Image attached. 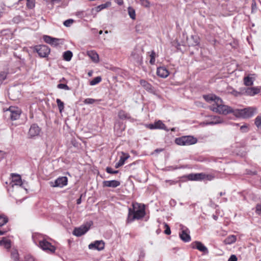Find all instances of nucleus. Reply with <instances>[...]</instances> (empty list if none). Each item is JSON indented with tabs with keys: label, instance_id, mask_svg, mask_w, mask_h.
<instances>
[{
	"label": "nucleus",
	"instance_id": "nucleus-9",
	"mask_svg": "<svg viewBox=\"0 0 261 261\" xmlns=\"http://www.w3.org/2000/svg\"><path fill=\"white\" fill-rule=\"evenodd\" d=\"M35 50L40 57H46L50 53V48L46 45H42L36 46Z\"/></svg>",
	"mask_w": 261,
	"mask_h": 261
},
{
	"label": "nucleus",
	"instance_id": "nucleus-36",
	"mask_svg": "<svg viewBox=\"0 0 261 261\" xmlns=\"http://www.w3.org/2000/svg\"><path fill=\"white\" fill-rule=\"evenodd\" d=\"M56 102L60 113L62 112L64 108V103L60 99H57Z\"/></svg>",
	"mask_w": 261,
	"mask_h": 261
},
{
	"label": "nucleus",
	"instance_id": "nucleus-5",
	"mask_svg": "<svg viewBox=\"0 0 261 261\" xmlns=\"http://www.w3.org/2000/svg\"><path fill=\"white\" fill-rule=\"evenodd\" d=\"M93 224L92 221L88 222L85 225L81 226L79 227L75 228L73 231V234L76 237H81L86 233Z\"/></svg>",
	"mask_w": 261,
	"mask_h": 261
},
{
	"label": "nucleus",
	"instance_id": "nucleus-17",
	"mask_svg": "<svg viewBox=\"0 0 261 261\" xmlns=\"http://www.w3.org/2000/svg\"><path fill=\"white\" fill-rule=\"evenodd\" d=\"M118 117L120 119L122 120H130L132 121L133 120L129 113L123 110H120L118 111Z\"/></svg>",
	"mask_w": 261,
	"mask_h": 261
},
{
	"label": "nucleus",
	"instance_id": "nucleus-48",
	"mask_svg": "<svg viewBox=\"0 0 261 261\" xmlns=\"http://www.w3.org/2000/svg\"><path fill=\"white\" fill-rule=\"evenodd\" d=\"M165 230H164V233L166 234L169 235L171 234V230L169 226L166 224L165 223Z\"/></svg>",
	"mask_w": 261,
	"mask_h": 261
},
{
	"label": "nucleus",
	"instance_id": "nucleus-1",
	"mask_svg": "<svg viewBox=\"0 0 261 261\" xmlns=\"http://www.w3.org/2000/svg\"><path fill=\"white\" fill-rule=\"evenodd\" d=\"M132 206L133 208H128L126 223H130L135 220H140L143 218L146 214L144 204L134 203H133Z\"/></svg>",
	"mask_w": 261,
	"mask_h": 261
},
{
	"label": "nucleus",
	"instance_id": "nucleus-24",
	"mask_svg": "<svg viewBox=\"0 0 261 261\" xmlns=\"http://www.w3.org/2000/svg\"><path fill=\"white\" fill-rule=\"evenodd\" d=\"M87 55L94 62L98 63L99 62V56L96 51L94 50L88 51Z\"/></svg>",
	"mask_w": 261,
	"mask_h": 261
},
{
	"label": "nucleus",
	"instance_id": "nucleus-4",
	"mask_svg": "<svg viewBox=\"0 0 261 261\" xmlns=\"http://www.w3.org/2000/svg\"><path fill=\"white\" fill-rule=\"evenodd\" d=\"M197 139L191 136H184L177 138L175 142L179 145H191L196 143Z\"/></svg>",
	"mask_w": 261,
	"mask_h": 261
},
{
	"label": "nucleus",
	"instance_id": "nucleus-43",
	"mask_svg": "<svg viewBox=\"0 0 261 261\" xmlns=\"http://www.w3.org/2000/svg\"><path fill=\"white\" fill-rule=\"evenodd\" d=\"M191 38L194 41V43L192 44L193 45H197L199 43V38L196 36H192Z\"/></svg>",
	"mask_w": 261,
	"mask_h": 261
},
{
	"label": "nucleus",
	"instance_id": "nucleus-7",
	"mask_svg": "<svg viewBox=\"0 0 261 261\" xmlns=\"http://www.w3.org/2000/svg\"><path fill=\"white\" fill-rule=\"evenodd\" d=\"M260 89L258 87H243L241 88L242 95L253 96L259 93Z\"/></svg>",
	"mask_w": 261,
	"mask_h": 261
},
{
	"label": "nucleus",
	"instance_id": "nucleus-64",
	"mask_svg": "<svg viewBox=\"0 0 261 261\" xmlns=\"http://www.w3.org/2000/svg\"><path fill=\"white\" fill-rule=\"evenodd\" d=\"M2 16V12L0 11V18Z\"/></svg>",
	"mask_w": 261,
	"mask_h": 261
},
{
	"label": "nucleus",
	"instance_id": "nucleus-49",
	"mask_svg": "<svg viewBox=\"0 0 261 261\" xmlns=\"http://www.w3.org/2000/svg\"><path fill=\"white\" fill-rule=\"evenodd\" d=\"M73 22V20L71 19L66 20L63 24L65 26L68 27H70V25Z\"/></svg>",
	"mask_w": 261,
	"mask_h": 261
},
{
	"label": "nucleus",
	"instance_id": "nucleus-30",
	"mask_svg": "<svg viewBox=\"0 0 261 261\" xmlns=\"http://www.w3.org/2000/svg\"><path fill=\"white\" fill-rule=\"evenodd\" d=\"M0 245L4 246L6 249H9L11 247L10 241L8 240L3 239L0 241Z\"/></svg>",
	"mask_w": 261,
	"mask_h": 261
},
{
	"label": "nucleus",
	"instance_id": "nucleus-53",
	"mask_svg": "<svg viewBox=\"0 0 261 261\" xmlns=\"http://www.w3.org/2000/svg\"><path fill=\"white\" fill-rule=\"evenodd\" d=\"M237 260H238V258H237V256L234 254L231 255L228 260V261H237Z\"/></svg>",
	"mask_w": 261,
	"mask_h": 261
},
{
	"label": "nucleus",
	"instance_id": "nucleus-29",
	"mask_svg": "<svg viewBox=\"0 0 261 261\" xmlns=\"http://www.w3.org/2000/svg\"><path fill=\"white\" fill-rule=\"evenodd\" d=\"M237 240L236 237L231 235L227 237L225 240V243L227 244H231L234 243Z\"/></svg>",
	"mask_w": 261,
	"mask_h": 261
},
{
	"label": "nucleus",
	"instance_id": "nucleus-10",
	"mask_svg": "<svg viewBox=\"0 0 261 261\" xmlns=\"http://www.w3.org/2000/svg\"><path fill=\"white\" fill-rule=\"evenodd\" d=\"M180 227L181 231L179 233L180 238L185 242H190L191 240V237L189 234V229L182 225H180Z\"/></svg>",
	"mask_w": 261,
	"mask_h": 261
},
{
	"label": "nucleus",
	"instance_id": "nucleus-44",
	"mask_svg": "<svg viewBox=\"0 0 261 261\" xmlns=\"http://www.w3.org/2000/svg\"><path fill=\"white\" fill-rule=\"evenodd\" d=\"M155 53L153 51H152L151 52V55H150V60L149 62L151 64H154L155 63Z\"/></svg>",
	"mask_w": 261,
	"mask_h": 261
},
{
	"label": "nucleus",
	"instance_id": "nucleus-6",
	"mask_svg": "<svg viewBox=\"0 0 261 261\" xmlns=\"http://www.w3.org/2000/svg\"><path fill=\"white\" fill-rule=\"evenodd\" d=\"M6 115H8L12 120L18 119L20 115L21 112L19 109L15 107H10L6 111Z\"/></svg>",
	"mask_w": 261,
	"mask_h": 261
},
{
	"label": "nucleus",
	"instance_id": "nucleus-27",
	"mask_svg": "<svg viewBox=\"0 0 261 261\" xmlns=\"http://www.w3.org/2000/svg\"><path fill=\"white\" fill-rule=\"evenodd\" d=\"M11 257L14 261H20L19 258L18 252L16 249L11 251Z\"/></svg>",
	"mask_w": 261,
	"mask_h": 261
},
{
	"label": "nucleus",
	"instance_id": "nucleus-13",
	"mask_svg": "<svg viewBox=\"0 0 261 261\" xmlns=\"http://www.w3.org/2000/svg\"><path fill=\"white\" fill-rule=\"evenodd\" d=\"M192 248L196 249L204 253H208L207 248L200 242L195 241L191 244Z\"/></svg>",
	"mask_w": 261,
	"mask_h": 261
},
{
	"label": "nucleus",
	"instance_id": "nucleus-20",
	"mask_svg": "<svg viewBox=\"0 0 261 261\" xmlns=\"http://www.w3.org/2000/svg\"><path fill=\"white\" fill-rule=\"evenodd\" d=\"M204 99L208 102H213L214 103L213 105H215L217 103V99H220L221 98L215 94H208L203 96Z\"/></svg>",
	"mask_w": 261,
	"mask_h": 261
},
{
	"label": "nucleus",
	"instance_id": "nucleus-40",
	"mask_svg": "<svg viewBox=\"0 0 261 261\" xmlns=\"http://www.w3.org/2000/svg\"><path fill=\"white\" fill-rule=\"evenodd\" d=\"M57 88L61 89H64L66 90H69L70 88L66 85L64 84H59L57 85Z\"/></svg>",
	"mask_w": 261,
	"mask_h": 261
},
{
	"label": "nucleus",
	"instance_id": "nucleus-18",
	"mask_svg": "<svg viewBox=\"0 0 261 261\" xmlns=\"http://www.w3.org/2000/svg\"><path fill=\"white\" fill-rule=\"evenodd\" d=\"M157 75L162 78L167 77L169 74V71L165 67H160L157 68Z\"/></svg>",
	"mask_w": 261,
	"mask_h": 261
},
{
	"label": "nucleus",
	"instance_id": "nucleus-47",
	"mask_svg": "<svg viewBox=\"0 0 261 261\" xmlns=\"http://www.w3.org/2000/svg\"><path fill=\"white\" fill-rule=\"evenodd\" d=\"M107 7V5L106 4H103L100 5H99L98 6L96 7L95 8L96 11L97 12H99L101 11V10L106 8Z\"/></svg>",
	"mask_w": 261,
	"mask_h": 261
},
{
	"label": "nucleus",
	"instance_id": "nucleus-62",
	"mask_svg": "<svg viewBox=\"0 0 261 261\" xmlns=\"http://www.w3.org/2000/svg\"><path fill=\"white\" fill-rule=\"evenodd\" d=\"M219 196H222L223 195H224L225 194V192H221L219 193Z\"/></svg>",
	"mask_w": 261,
	"mask_h": 261
},
{
	"label": "nucleus",
	"instance_id": "nucleus-25",
	"mask_svg": "<svg viewBox=\"0 0 261 261\" xmlns=\"http://www.w3.org/2000/svg\"><path fill=\"white\" fill-rule=\"evenodd\" d=\"M254 81V79L253 77L250 76V75L245 76L243 79L244 84L246 86H251L253 85Z\"/></svg>",
	"mask_w": 261,
	"mask_h": 261
},
{
	"label": "nucleus",
	"instance_id": "nucleus-42",
	"mask_svg": "<svg viewBox=\"0 0 261 261\" xmlns=\"http://www.w3.org/2000/svg\"><path fill=\"white\" fill-rule=\"evenodd\" d=\"M7 73L5 72L0 73V85L2 84L3 82L6 79Z\"/></svg>",
	"mask_w": 261,
	"mask_h": 261
},
{
	"label": "nucleus",
	"instance_id": "nucleus-35",
	"mask_svg": "<svg viewBox=\"0 0 261 261\" xmlns=\"http://www.w3.org/2000/svg\"><path fill=\"white\" fill-rule=\"evenodd\" d=\"M101 81V77L100 76H97L94 77L90 82V85L91 86L95 85L100 82Z\"/></svg>",
	"mask_w": 261,
	"mask_h": 261
},
{
	"label": "nucleus",
	"instance_id": "nucleus-19",
	"mask_svg": "<svg viewBox=\"0 0 261 261\" xmlns=\"http://www.w3.org/2000/svg\"><path fill=\"white\" fill-rule=\"evenodd\" d=\"M140 84L148 92L152 93L154 92L153 87L150 83H148L145 80H141L140 81Z\"/></svg>",
	"mask_w": 261,
	"mask_h": 261
},
{
	"label": "nucleus",
	"instance_id": "nucleus-14",
	"mask_svg": "<svg viewBox=\"0 0 261 261\" xmlns=\"http://www.w3.org/2000/svg\"><path fill=\"white\" fill-rule=\"evenodd\" d=\"M40 132V128L36 124H32L29 131V136L32 138L38 136Z\"/></svg>",
	"mask_w": 261,
	"mask_h": 261
},
{
	"label": "nucleus",
	"instance_id": "nucleus-56",
	"mask_svg": "<svg viewBox=\"0 0 261 261\" xmlns=\"http://www.w3.org/2000/svg\"><path fill=\"white\" fill-rule=\"evenodd\" d=\"M147 127L150 129H155V125H154V123H151V124H147Z\"/></svg>",
	"mask_w": 261,
	"mask_h": 261
},
{
	"label": "nucleus",
	"instance_id": "nucleus-41",
	"mask_svg": "<svg viewBox=\"0 0 261 261\" xmlns=\"http://www.w3.org/2000/svg\"><path fill=\"white\" fill-rule=\"evenodd\" d=\"M97 100L96 99H93V98H86L84 101V103L85 104H92L94 102H95Z\"/></svg>",
	"mask_w": 261,
	"mask_h": 261
},
{
	"label": "nucleus",
	"instance_id": "nucleus-55",
	"mask_svg": "<svg viewBox=\"0 0 261 261\" xmlns=\"http://www.w3.org/2000/svg\"><path fill=\"white\" fill-rule=\"evenodd\" d=\"M84 11H78L76 12V15L79 18H82L84 16Z\"/></svg>",
	"mask_w": 261,
	"mask_h": 261
},
{
	"label": "nucleus",
	"instance_id": "nucleus-3",
	"mask_svg": "<svg viewBox=\"0 0 261 261\" xmlns=\"http://www.w3.org/2000/svg\"><path fill=\"white\" fill-rule=\"evenodd\" d=\"M255 109L253 108H247L243 109H235L234 115L238 117L244 118H250L253 116L255 113Z\"/></svg>",
	"mask_w": 261,
	"mask_h": 261
},
{
	"label": "nucleus",
	"instance_id": "nucleus-59",
	"mask_svg": "<svg viewBox=\"0 0 261 261\" xmlns=\"http://www.w3.org/2000/svg\"><path fill=\"white\" fill-rule=\"evenodd\" d=\"M220 122V121L217 120L216 121H213L209 122L207 123V124H215L219 123Z\"/></svg>",
	"mask_w": 261,
	"mask_h": 261
},
{
	"label": "nucleus",
	"instance_id": "nucleus-16",
	"mask_svg": "<svg viewBox=\"0 0 261 261\" xmlns=\"http://www.w3.org/2000/svg\"><path fill=\"white\" fill-rule=\"evenodd\" d=\"M103 187L116 188L120 185V182L116 180H105L102 182Z\"/></svg>",
	"mask_w": 261,
	"mask_h": 261
},
{
	"label": "nucleus",
	"instance_id": "nucleus-11",
	"mask_svg": "<svg viewBox=\"0 0 261 261\" xmlns=\"http://www.w3.org/2000/svg\"><path fill=\"white\" fill-rule=\"evenodd\" d=\"M67 177L66 176H62L58 178L54 183L51 182V186L54 187L62 188L67 185Z\"/></svg>",
	"mask_w": 261,
	"mask_h": 261
},
{
	"label": "nucleus",
	"instance_id": "nucleus-22",
	"mask_svg": "<svg viewBox=\"0 0 261 261\" xmlns=\"http://www.w3.org/2000/svg\"><path fill=\"white\" fill-rule=\"evenodd\" d=\"M12 187L14 185L21 186L22 185V181L20 175L19 174H12Z\"/></svg>",
	"mask_w": 261,
	"mask_h": 261
},
{
	"label": "nucleus",
	"instance_id": "nucleus-32",
	"mask_svg": "<svg viewBox=\"0 0 261 261\" xmlns=\"http://www.w3.org/2000/svg\"><path fill=\"white\" fill-rule=\"evenodd\" d=\"M128 15L129 16V17L132 19H135L136 18V12H135V10L134 8H133L132 7H129L128 8Z\"/></svg>",
	"mask_w": 261,
	"mask_h": 261
},
{
	"label": "nucleus",
	"instance_id": "nucleus-63",
	"mask_svg": "<svg viewBox=\"0 0 261 261\" xmlns=\"http://www.w3.org/2000/svg\"><path fill=\"white\" fill-rule=\"evenodd\" d=\"M65 81V78L63 77V78L60 80V82H61V81Z\"/></svg>",
	"mask_w": 261,
	"mask_h": 261
},
{
	"label": "nucleus",
	"instance_id": "nucleus-52",
	"mask_svg": "<svg viewBox=\"0 0 261 261\" xmlns=\"http://www.w3.org/2000/svg\"><path fill=\"white\" fill-rule=\"evenodd\" d=\"M256 213L258 215H261V205L257 204L256 206Z\"/></svg>",
	"mask_w": 261,
	"mask_h": 261
},
{
	"label": "nucleus",
	"instance_id": "nucleus-60",
	"mask_svg": "<svg viewBox=\"0 0 261 261\" xmlns=\"http://www.w3.org/2000/svg\"><path fill=\"white\" fill-rule=\"evenodd\" d=\"M81 198H79V199H77V200H76V203H77V204H81Z\"/></svg>",
	"mask_w": 261,
	"mask_h": 261
},
{
	"label": "nucleus",
	"instance_id": "nucleus-12",
	"mask_svg": "<svg viewBox=\"0 0 261 261\" xmlns=\"http://www.w3.org/2000/svg\"><path fill=\"white\" fill-rule=\"evenodd\" d=\"M88 248L90 249L97 250L98 251L102 250L105 248V242L102 241H95L93 243H90Z\"/></svg>",
	"mask_w": 261,
	"mask_h": 261
},
{
	"label": "nucleus",
	"instance_id": "nucleus-54",
	"mask_svg": "<svg viewBox=\"0 0 261 261\" xmlns=\"http://www.w3.org/2000/svg\"><path fill=\"white\" fill-rule=\"evenodd\" d=\"M240 129L242 132H247L248 131L247 126L246 125H243L241 126Z\"/></svg>",
	"mask_w": 261,
	"mask_h": 261
},
{
	"label": "nucleus",
	"instance_id": "nucleus-2",
	"mask_svg": "<svg viewBox=\"0 0 261 261\" xmlns=\"http://www.w3.org/2000/svg\"><path fill=\"white\" fill-rule=\"evenodd\" d=\"M211 109L219 114L227 115L229 113H232L234 115V110L231 107L223 105L221 99H217V103L215 105H212Z\"/></svg>",
	"mask_w": 261,
	"mask_h": 261
},
{
	"label": "nucleus",
	"instance_id": "nucleus-45",
	"mask_svg": "<svg viewBox=\"0 0 261 261\" xmlns=\"http://www.w3.org/2000/svg\"><path fill=\"white\" fill-rule=\"evenodd\" d=\"M106 171L110 174H117L118 173V170H113L112 168L108 167L106 168Z\"/></svg>",
	"mask_w": 261,
	"mask_h": 261
},
{
	"label": "nucleus",
	"instance_id": "nucleus-39",
	"mask_svg": "<svg viewBox=\"0 0 261 261\" xmlns=\"http://www.w3.org/2000/svg\"><path fill=\"white\" fill-rule=\"evenodd\" d=\"M27 7L30 9L35 7V2L34 0H27Z\"/></svg>",
	"mask_w": 261,
	"mask_h": 261
},
{
	"label": "nucleus",
	"instance_id": "nucleus-38",
	"mask_svg": "<svg viewBox=\"0 0 261 261\" xmlns=\"http://www.w3.org/2000/svg\"><path fill=\"white\" fill-rule=\"evenodd\" d=\"M255 124L258 128H261V116H257L255 120Z\"/></svg>",
	"mask_w": 261,
	"mask_h": 261
},
{
	"label": "nucleus",
	"instance_id": "nucleus-26",
	"mask_svg": "<svg viewBox=\"0 0 261 261\" xmlns=\"http://www.w3.org/2000/svg\"><path fill=\"white\" fill-rule=\"evenodd\" d=\"M155 129H163L168 131L167 127L164 123L161 120H158L154 122Z\"/></svg>",
	"mask_w": 261,
	"mask_h": 261
},
{
	"label": "nucleus",
	"instance_id": "nucleus-33",
	"mask_svg": "<svg viewBox=\"0 0 261 261\" xmlns=\"http://www.w3.org/2000/svg\"><path fill=\"white\" fill-rule=\"evenodd\" d=\"M63 39L54 38V40L51 41L50 45L54 46H57L59 45L60 44H62L63 43Z\"/></svg>",
	"mask_w": 261,
	"mask_h": 261
},
{
	"label": "nucleus",
	"instance_id": "nucleus-31",
	"mask_svg": "<svg viewBox=\"0 0 261 261\" xmlns=\"http://www.w3.org/2000/svg\"><path fill=\"white\" fill-rule=\"evenodd\" d=\"M203 175L202 180L211 181L215 178V176L213 174H205L203 173Z\"/></svg>",
	"mask_w": 261,
	"mask_h": 261
},
{
	"label": "nucleus",
	"instance_id": "nucleus-23",
	"mask_svg": "<svg viewBox=\"0 0 261 261\" xmlns=\"http://www.w3.org/2000/svg\"><path fill=\"white\" fill-rule=\"evenodd\" d=\"M122 155L120 156L119 161L115 165L116 168L122 166L124 164L125 161L129 158V155L127 153L122 152Z\"/></svg>",
	"mask_w": 261,
	"mask_h": 261
},
{
	"label": "nucleus",
	"instance_id": "nucleus-51",
	"mask_svg": "<svg viewBox=\"0 0 261 261\" xmlns=\"http://www.w3.org/2000/svg\"><path fill=\"white\" fill-rule=\"evenodd\" d=\"M231 93L234 96H238L239 95H242V93H241V91H237L235 90H233L232 91V92H231Z\"/></svg>",
	"mask_w": 261,
	"mask_h": 261
},
{
	"label": "nucleus",
	"instance_id": "nucleus-61",
	"mask_svg": "<svg viewBox=\"0 0 261 261\" xmlns=\"http://www.w3.org/2000/svg\"><path fill=\"white\" fill-rule=\"evenodd\" d=\"M6 231H3L0 229V236L4 235L6 233Z\"/></svg>",
	"mask_w": 261,
	"mask_h": 261
},
{
	"label": "nucleus",
	"instance_id": "nucleus-50",
	"mask_svg": "<svg viewBox=\"0 0 261 261\" xmlns=\"http://www.w3.org/2000/svg\"><path fill=\"white\" fill-rule=\"evenodd\" d=\"M140 1L142 6L145 7H149L150 4L148 0H140Z\"/></svg>",
	"mask_w": 261,
	"mask_h": 261
},
{
	"label": "nucleus",
	"instance_id": "nucleus-34",
	"mask_svg": "<svg viewBox=\"0 0 261 261\" xmlns=\"http://www.w3.org/2000/svg\"><path fill=\"white\" fill-rule=\"evenodd\" d=\"M8 221V218L4 215H0V226H2L6 224Z\"/></svg>",
	"mask_w": 261,
	"mask_h": 261
},
{
	"label": "nucleus",
	"instance_id": "nucleus-15",
	"mask_svg": "<svg viewBox=\"0 0 261 261\" xmlns=\"http://www.w3.org/2000/svg\"><path fill=\"white\" fill-rule=\"evenodd\" d=\"M133 59L137 63L140 64L142 62V56L141 51L137 49H134L131 54Z\"/></svg>",
	"mask_w": 261,
	"mask_h": 261
},
{
	"label": "nucleus",
	"instance_id": "nucleus-21",
	"mask_svg": "<svg viewBox=\"0 0 261 261\" xmlns=\"http://www.w3.org/2000/svg\"><path fill=\"white\" fill-rule=\"evenodd\" d=\"M203 173H191L187 175V178L190 180H202L203 177Z\"/></svg>",
	"mask_w": 261,
	"mask_h": 261
},
{
	"label": "nucleus",
	"instance_id": "nucleus-28",
	"mask_svg": "<svg viewBox=\"0 0 261 261\" xmlns=\"http://www.w3.org/2000/svg\"><path fill=\"white\" fill-rule=\"evenodd\" d=\"M73 54L70 50H67L63 54V59L66 61H70L72 57Z\"/></svg>",
	"mask_w": 261,
	"mask_h": 261
},
{
	"label": "nucleus",
	"instance_id": "nucleus-37",
	"mask_svg": "<svg viewBox=\"0 0 261 261\" xmlns=\"http://www.w3.org/2000/svg\"><path fill=\"white\" fill-rule=\"evenodd\" d=\"M43 39L46 43L50 44L51 41L54 40V38L49 36L44 35L43 36Z\"/></svg>",
	"mask_w": 261,
	"mask_h": 261
},
{
	"label": "nucleus",
	"instance_id": "nucleus-58",
	"mask_svg": "<svg viewBox=\"0 0 261 261\" xmlns=\"http://www.w3.org/2000/svg\"><path fill=\"white\" fill-rule=\"evenodd\" d=\"M5 152L3 151L0 150V160H2L5 158Z\"/></svg>",
	"mask_w": 261,
	"mask_h": 261
},
{
	"label": "nucleus",
	"instance_id": "nucleus-8",
	"mask_svg": "<svg viewBox=\"0 0 261 261\" xmlns=\"http://www.w3.org/2000/svg\"><path fill=\"white\" fill-rule=\"evenodd\" d=\"M39 244L40 247L47 252L54 253L56 251V247L45 239L40 241Z\"/></svg>",
	"mask_w": 261,
	"mask_h": 261
},
{
	"label": "nucleus",
	"instance_id": "nucleus-46",
	"mask_svg": "<svg viewBox=\"0 0 261 261\" xmlns=\"http://www.w3.org/2000/svg\"><path fill=\"white\" fill-rule=\"evenodd\" d=\"M24 261H35V258L31 255L28 254L24 256Z\"/></svg>",
	"mask_w": 261,
	"mask_h": 261
},
{
	"label": "nucleus",
	"instance_id": "nucleus-57",
	"mask_svg": "<svg viewBox=\"0 0 261 261\" xmlns=\"http://www.w3.org/2000/svg\"><path fill=\"white\" fill-rule=\"evenodd\" d=\"M114 2L119 6H121L123 4V0H114Z\"/></svg>",
	"mask_w": 261,
	"mask_h": 261
}]
</instances>
